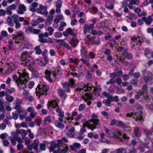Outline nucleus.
<instances>
[{
  "label": "nucleus",
  "instance_id": "nucleus-40",
  "mask_svg": "<svg viewBox=\"0 0 153 153\" xmlns=\"http://www.w3.org/2000/svg\"><path fill=\"white\" fill-rule=\"evenodd\" d=\"M33 148L35 151L37 152H39V150L38 148V144L36 143H32Z\"/></svg>",
  "mask_w": 153,
  "mask_h": 153
},
{
  "label": "nucleus",
  "instance_id": "nucleus-2",
  "mask_svg": "<svg viewBox=\"0 0 153 153\" xmlns=\"http://www.w3.org/2000/svg\"><path fill=\"white\" fill-rule=\"evenodd\" d=\"M30 54L27 51L23 52L21 54V60L23 64L29 67H32L34 64V61Z\"/></svg>",
  "mask_w": 153,
  "mask_h": 153
},
{
  "label": "nucleus",
  "instance_id": "nucleus-22",
  "mask_svg": "<svg viewBox=\"0 0 153 153\" xmlns=\"http://www.w3.org/2000/svg\"><path fill=\"white\" fill-rule=\"evenodd\" d=\"M38 3L36 2H34L30 5V10L32 12H35L36 11V10L35 8L38 6Z\"/></svg>",
  "mask_w": 153,
  "mask_h": 153
},
{
  "label": "nucleus",
  "instance_id": "nucleus-49",
  "mask_svg": "<svg viewBox=\"0 0 153 153\" xmlns=\"http://www.w3.org/2000/svg\"><path fill=\"white\" fill-rule=\"evenodd\" d=\"M14 22L15 23V27L16 29H18L21 27V24L19 22V21L16 20Z\"/></svg>",
  "mask_w": 153,
  "mask_h": 153
},
{
  "label": "nucleus",
  "instance_id": "nucleus-19",
  "mask_svg": "<svg viewBox=\"0 0 153 153\" xmlns=\"http://www.w3.org/2000/svg\"><path fill=\"white\" fill-rule=\"evenodd\" d=\"M30 45L29 44L25 42H23L20 46V48L22 49H28L30 48Z\"/></svg>",
  "mask_w": 153,
  "mask_h": 153
},
{
  "label": "nucleus",
  "instance_id": "nucleus-29",
  "mask_svg": "<svg viewBox=\"0 0 153 153\" xmlns=\"http://www.w3.org/2000/svg\"><path fill=\"white\" fill-rule=\"evenodd\" d=\"M122 54L124 58H126L128 59H131L132 58V55L131 53H128L127 52L125 51Z\"/></svg>",
  "mask_w": 153,
  "mask_h": 153
},
{
  "label": "nucleus",
  "instance_id": "nucleus-20",
  "mask_svg": "<svg viewBox=\"0 0 153 153\" xmlns=\"http://www.w3.org/2000/svg\"><path fill=\"white\" fill-rule=\"evenodd\" d=\"M66 30L69 34L72 36L74 37L76 36V30H72L71 28H68Z\"/></svg>",
  "mask_w": 153,
  "mask_h": 153
},
{
  "label": "nucleus",
  "instance_id": "nucleus-48",
  "mask_svg": "<svg viewBox=\"0 0 153 153\" xmlns=\"http://www.w3.org/2000/svg\"><path fill=\"white\" fill-rule=\"evenodd\" d=\"M18 112V111H16L15 112L13 113V118L14 120H17L18 119L19 117L18 114L17 113Z\"/></svg>",
  "mask_w": 153,
  "mask_h": 153
},
{
  "label": "nucleus",
  "instance_id": "nucleus-26",
  "mask_svg": "<svg viewBox=\"0 0 153 153\" xmlns=\"http://www.w3.org/2000/svg\"><path fill=\"white\" fill-rule=\"evenodd\" d=\"M111 132L113 136L115 137H119L121 136V133L119 131L117 130H111Z\"/></svg>",
  "mask_w": 153,
  "mask_h": 153
},
{
  "label": "nucleus",
  "instance_id": "nucleus-43",
  "mask_svg": "<svg viewBox=\"0 0 153 153\" xmlns=\"http://www.w3.org/2000/svg\"><path fill=\"white\" fill-rule=\"evenodd\" d=\"M47 30L49 32V34L50 35H51L53 34L54 31V29L51 27H48Z\"/></svg>",
  "mask_w": 153,
  "mask_h": 153
},
{
  "label": "nucleus",
  "instance_id": "nucleus-46",
  "mask_svg": "<svg viewBox=\"0 0 153 153\" xmlns=\"http://www.w3.org/2000/svg\"><path fill=\"white\" fill-rule=\"evenodd\" d=\"M144 92V91L140 92V93L137 92V94L135 96V98L137 100L139 99L140 98L141 95H143V93Z\"/></svg>",
  "mask_w": 153,
  "mask_h": 153
},
{
  "label": "nucleus",
  "instance_id": "nucleus-13",
  "mask_svg": "<svg viewBox=\"0 0 153 153\" xmlns=\"http://www.w3.org/2000/svg\"><path fill=\"white\" fill-rule=\"evenodd\" d=\"M62 4V1L60 0H58L56 1L55 6L56 9V11L57 13H61V8Z\"/></svg>",
  "mask_w": 153,
  "mask_h": 153
},
{
  "label": "nucleus",
  "instance_id": "nucleus-37",
  "mask_svg": "<svg viewBox=\"0 0 153 153\" xmlns=\"http://www.w3.org/2000/svg\"><path fill=\"white\" fill-rule=\"evenodd\" d=\"M56 111L57 113H58V115L59 116H64V113L63 111H62L60 108H57L56 109Z\"/></svg>",
  "mask_w": 153,
  "mask_h": 153
},
{
  "label": "nucleus",
  "instance_id": "nucleus-34",
  "mask_svg": "<svg viewBox=\"0 0 153 153\" xmlns=\"http://www.w3.org/2000/svg\"><path fill=\"white\" fill-rule=\"evenodd\" d=\"M29 92L28 91H26L24 89L23 91V95L24 96V98L27 99L28 98V97L29 95Z\"/></svg>",
  "mask_w": 153,
  "mask_h": 153
},
{
  "label": "nucleus",
  "instance_id": "nucleus-10",
  "mask_svg": "<svg viewBox=\"0 0 153 153\" xmlns=\"http://www.w3.org/2000/svg\"><path fill=\"white\" fill-rule=\"evenodd\" d=\"M36 13L42 15H46L48 13L46 7L40 4L39 7L37 9Z\"/></svg>",
  "mask_w": 153,
  "mask_h": 153
},
{
  "label": "nucleus",
  "instance_id": "nucleus-50",
  "mask_svg": "<svg viewBox=\"0 0 153 153\" xmlns=\"http://www.w3.org/2000/svg\"><path fill=\"white\" fill-rule=\"evenodd\" d=\"M62 33L59 32L55 33L54 34V36L56 38H60L62 37Z\"/></svg>",
  "mask_w": 153,
  "mask_h": 153
},
{
  "label": "nucleus",
  "instance_id": "nucleus-56",
  "mask_svg": "<svg viewBox=\"0 0 153 153\" xmlns=\"http://www.w3.org/2000/svg\"><path fill=\"white\" fill-rule=\"evenodd\" d=\"M16 141L15 136H13V138L10 139V141L13 145H15L16 144Z\"/></svg>",
  "mask_w": 153,
  "mask_h": 153
},
{
  "label": "nucleus",
  "instance_id": "nucleus-59",
  "mask_svg": "<svg viewBox=\"0 0 153 153\" xmlns=\"http://www.w3.org/2000/svg\"><path fill=\"white\" fill-rule=\"evenodd\" d=\"M6 127V124L4 123H1L0 125V129L1 130H4Z\"/></svg>",
  "mask_w": 153,
  "mask_h": 153
},
{
  "label": "nucleus",
  "instance_id": "nucleus-27",
  "mask_svg": "<svg viewBox=\"0 0 153 153\" xmlns=\"http://www.w3.org/2000/svg\"><path fill=\"white\" fill-rule=\"evenodd\" d=\"M141 111L140 112H135L134 113V115L136 116V118L135 119V121H137L138 120L141 121L143 119V117H142V115L140 114Z\"/></svg>",
  "mask_w": 153,
  "mask_h": 153
},
{
  "label": "nucleus",
  "instance_id": "nucleus-61",
  "mask_svg": "<svg viewBox=\"0 0 153 153\" xmlns=\"http://www.w3.org/2000/svg\"><path fill=\"white\" fill-rule=\"evenodd\" d=\"M23 145L21 143H19L17 146V149L18 150H20L23 147Z\"/></svg>",
  "mask_w": 153,
  "mask_h": 153
},
{
  "label": "nucleus",
  "instance_id": "nucleus-8",
  "mask_svg": "<svg viewBox=\"0 0 153 153\" xmlns=\"http://www.w3.org/2000/svg\"><path fill=\"white\" fill-rule=\"evenodd\" d=\"M99 121L98 119H96L94 121L91 120H89L88 121H86L87 127L89 129H91L92 130L96 128V126L98 123Z\"/></svg>",
  "mask_w": 153,
  "mask_h": 153
},
{
  "label": "nucleus",
  "instance_id": "nucleus-45",
  "mask_svg": "<svg viewBox=\"0 0 153 153\" xmlns=\"http://www.w3.org/2000/svg\"><path fill=\"white\" fill-rule=\"evenodd\" d=\"M36 62L40 66H42L44 65V62L41 59H37L36 60Z\"/></svg>",
  "mask_w": 153,
  "mask_h": 153
},
{
  "label": "nucleus",
  "instance_id": "nucleus-11",
  "mask_svg": "<svg viewBox=\"0 0 153 153\" xmlns=\"http://www.w3.org/2000/svg\"><path fill=\"white\" fill-rule=\"evenodd\" d=\"M7 68L6 72L8 74L12 73L16 68L15 63L14 62H11L7 64Z\"/></svg>",
  "mask_w": 153,
  "mask_h": 153
},
{
  "label": "nucleus",
  "instance_id": "nucleus-55",
  "mask_svg": "<svg viewBox=\"0 0 153 153\" xmlns=\"http://www.w3.org/2000/svg\"><path fill=\"white\" fill-rule=\"evenodd\" d=\"M90 30V29L89 28L88 26V25H85L84 28V33H86L88 32H89Z\"/></svg>",
  "mask_w": 153,
  "mask_h": 153
},
{
  "label": "nucleus",
  "instance_id": "nucleus-23",
  "mask_svg": "<svg viewBox=\"0 0 153 153\" xmlns=\"http://www.w3.org/2000/svg\"><path fill=\"white\" fill-rule=\"evenodd\" d=\"M58 94L61 96V98L62 99H65L67 97V95L63 91L62 89H59L58 90Z\"/></svg>",
  "mask_w": 153,
  "mask_h": 153
},
{
  "label": "nucleus",
  "instance_id": "nucleus-32",
  "mask_svg": "<svg viewBox=\"0 0 153 153\" xmlns=\"http://www.w3.org/2000/svg\"><path fill=\"white\" fill-rule=\"evenodd\" d=\"M81 55L82 56L84 57L86 56L87 50L84 47H82L80 50Z\"/></svg>",
  "mask_w": 153,
  "mask_h": 153
},
{
  "label": "nucleus",
  "instance_id": "nucleus-57",
  "mask_svg": "<svg viewBox=\"0 0 153 153\" xmlns=\"http://www.w3.org/2000/svg\"><path fill=\"white\" fill-rule=\"evenodd\" d=\"M34 85V82L33 81H30L28 85L29 88H32Z\"/></svg>",
  "mask_w": 153,
  "mask_h": 153
},
{
  "label": "nucleus",
  "instance_id": "nucleus-31",
  "mask_svg": "<svg viewBox=\"0 0 153 153\" xmlns=\"http://www.w3.org/2000/svg\"><path fill=\"white\" fill-rule=\"evenodd\" d=\"M116 126H120L123 128H126V126L122 122L119 121H117L116 122Z\"/></svg>",
  "mask_w": 153,
  "mask_h": 153
},
{
  "label": "nucleus",
  "instance_id": "nucleus-25",
  "mask_svg": "<svg viewBox=\"0 0 153 153\" xmlns=\"http://www.w3.org/2000/svg\"><path fill=\"white\" fill-rule=\"evenodd\" d=\"M84 57L85 58H82L81 59V61L82 63L85 64L88 66H89L90 63L89 62V59L87 56H85Z\"/></svg>",
  "mask_w": 153,
  "mask_h": 153
},
{
  "label": "nucleus",
  "instance_id": "nucleus-14",
  "mask_svg": "<svg viewBox=\"0 0 153 153\" xmlns=\"http://www.w3.org/2000/svg\"><path fill=\"white\" fill-rule=\"evenodd\" d=\"M47 105L48 109L51 108L56 107L58 105L57 101L54 100L48 101Z\"/></svg>",
  "mask_w": 153,
  "mask_h": 153
},
{
  "label": "nucleus",
  "instance_id": "nucleus-38",
  "mask_svg": "<svg viewBox=\"0 0 153 153\" xmlns=\"http://www.w3.org/2000/svg\"><path fill=\"white\" fill-rule=\"evenodd\" d=\"M5 99L9 102H12L14 100L13 97L10 95H7L5 97Z\"/></svg>",
  "mask_w": 153,
  "mask_h": 153
},
{
  "label": "nucleus",
  "instance_id": "nucleus-53",
  "mask_svg": "<svg viewBox=\"0 0 153 153\" xmlns=\"http://www.w3.org/2000/svg\"><path fill=\"white\" fill-rule=\"evenodd\" d=\"M87 126V124L86 123H84L83 124V126L82 127L81 129V133L82 134L85 131H86V130L85 129V126Z\"/></svg>",
  "mask_w": 153,
  "mask_h": 153
},
{
  "label": "nucleus",
  "instance_id": "nucleus-18",
  "mask_svg": "<svg viewBox=\"0 0 153 153\" xmlns=\"http://www.w3.org/2000/svg\"><path fill=\"white\" fill-rule=\"evenodd\" d=\"M26 10V8L23 4H21L19 6V10H18V13L20 14H22Z\"/></svg>",
  "mask_w": 153,
  "mask_h": 153
},
{
  "label": "nucleus",
  "instance_id": "nucleus-58",
  "mask_svg": "<svg viewBox=\"0 0 153 153\" xmlns=\"http://www.w3.org/2000/svg\"><path fill=\"white\" fill-rule=\"evenodd\" d=\"M27 134V131L22 129L20 132V134L23 136L26 135Z\"/></svg>",
  "mask_w": 153,
  "mask_h": 153
},
{
  "label": "nucleus",
  "instance_id": "nucleus-1",
  "mask_svg": "<svg viewBox=\"0 0 153 153\" xmlns=\"http://www.w3.org/2000/svg\"><path fill=\"white\" fill-rule=\"evenodd\" d=\"M19 78L17 81L19 88L22 89L25 87L27 81L29 79L28 74L25 68L19 69L17 71Z\"/></svg>",
  "mask_w": 153,
  "mask_h": 153
},
{
  "label": "nucleus",
  "instance_id": "nucleus-62",
  "mask_svg": "<svg viewBox=\"0 0 153 153\" xmlns=\"http://www.w3.org/2000/svg\"><path fill=\"white\" fill-rule=\"evenodd\" d=\"M85 106L83 104H81L80 105L79 108L78 110L79 111H82L85 108Z\"/></svg>",
  "mask_w": 153,
  "mask_h": 153
},
{
  "label": "nucleus",
  "instance_id": "nucleus-5",
  "mask_svg": "<svg viewBox=\"0 0 153 153\" xmlns=\"http://www.w3.org/2000/svg\"><path fill=\"white\" fill-rule=\"evenodd\" d=\"M103 95L108 99L103 100V103L107 106H110L111 104V102L114 101L113 96L105 91L103 92Z\"/></svg>",
  "mask_w": 153,
  "mask_h": 153
},
{
  "label": "nucleus",
  "instance_id": "nucleus-60",
  "mask_svg": "<svg viewBox=\"0 0 153 153\" xmlns=\"http://www.w3.org/2000/svg\"><path fill=\"white\" fill-rule=\"evenodd\" d=\"M104 130L105 131L106 133L108 135H111V130H110L108 129L107 128L105 127H104Z\"/></svg>",
  "mask_w": 153,
  "mask_h": 153
},
{
  "label": "nucleus",
  "instance_id": "nucleus-16",
  "mask_svg": "<svg viewBox=\"0 0 153 153\" xmlns=\"http://www.w3.org/2000/svg\"><path fill=\"white\" fill-rule=\"evenodd\" d=\"M50 144H51V146L49 147V149L50 152H51L53 151L54 148H57L59 147V145L56 143L54 141H52L51 142Z\"/></svg>",
  "mask_w": 153,
  "mask_h": 153
},
{
  "label": "nucleus",
  "instance_id": "nucleus-3",
  "mask_svg": "<svg viewBox=\"0 0 153 153\" xmlns=\"http://www.w3.org/2000/svg\"><path fill=\"white\" fill-rule=\"evenodd\" d=\"M86 89H85L83 91H82V93L81 96H80L81 95V94L79 95L78 94V97H82V98L83 100H85V102H86L88 100H91L92 99V97L91 93H85V92L87 90L91 91L92 92H93V91H95L97 90L96 88L95 87H94V89L92 90V87L90 86L88 84L86 85Z\"/></svg>",
  "mask_w": 153,
  "mask_h": 153
},
{
  "label": "nucleus",
  "instance_id": "nucleus-51",
  "mask_svg": "<svg viewBox=\"0 0 153 153\" xmlns=\"http://www.w3.org/2000/svg\"><path fill=\"white\" fill-rule=\"evenodd\" d=\"M37 112L36 111H34L32 112H30L29 114L30 116L32 118H33L36 115Z\"/></svg>",
  "mask_w": 153,
  "mask_h": 153
},
{
  "label": "nucleus",
  "instance_id": "nucleus-33",
  "mask_svg": "<svg viewBox=\"0 0 153 153\" xmlns=\"http://www.w3.org/2000/svg\"><path fill=\"white\" fill-rule=\"evenodd\" d=\"M18 112L19 114H22L26 116L27 114V112L23 109H20L18 110Z\"/></svg>",
  "mask_w": 153,
  "mask_h": 153
},
{
  "label": "nucleus",
  "instance_id": "nucleus-15",
  "mask_svg": "<svg viewBox=\"0 0 153 153\" xmlns=\"http://www.w3.org/2000/svg\"><path fill=\"white\" fill-rule=\"evenodd\" d=\"M65 145V144H63L62 146L63 147V145ZM68 148L67 146H65L64 148L61 149L59 148L57 149V152L55 151H54L53 153H66L67 152L68 150Z\"/></svg>",
  "mask_w": 153,
  "mask_h": 153
},
{
  "label": "nucleus",
  "instance_id": "nucleus-52",
  "mask_svg": "<svg viewBox=\"0 0 153 153\" xmlns=\"http://www.w3.org/2000/svg\"><path fill=\"white\" fill-rule=\"evenodd\" d=\"M56 41L59 45H61L63 44L64 40L62 39H56Z\"/></svg>",
  "mask_w": 153,
  "mask_h": 153
},
{
  "label": "nucleus",
  "instance_id": "nucleus-24",
  "mask_svg": "<svg viewBox=\"0 0 153 153\" xmlns=\"http://www.w3.org/2000/svg\"><path fill=\"white\" fill-rule=\"evenodd\" d=\"M39 41L41 43H47L48 42L47 39L45 38H43V34H40L39 35Z\"/></svg>",
  "mask_w": 153,
  "mask_h": 153
},
{
  "label": "nucleus",
  "instance_id": "nucleus-12",
  "mask_svg": "<svg viewBox=\"0 0 153 153\" xmlns=\"http://www.w3.org/2000/svg\"><path fill=\"white\" fill-rule=\"evenodd\" d=\"M142 19V20L145 21L146 24L149 25L153 21V13L151 15L149 16L147 18L144 17H143Z\"/></svg>",
  "mask_w": 153,
  "mask_h": 153
},
{
  "label": "nucleus",
  "instance_id": "nucleus-30",
  "mask_svg": "<svg viewBox=\"0 0 153 153\" xmlns=\"http://www.w3.org/2000/svg\"><path fill=\"white\" fill-rule=\"evenodd\" d=\"M134 133L135 136L137 137H140L141 135V133L139 130V129L137 128H136L134 130Z\"/></svg>",
  "mask_w": 153,
  "mask_h": 153
},
{
  "label": "nucleus",
  "instance_id": "nucleus-4",
  "mask_svg": "<svg viewBox=\"0 0 153 153\" xmlns=\"http://www.w3.org/2000/svg\"><path fill=\"white\" fill-rule=\"evenodd\" d=\"M49 87L45 84H39L36 89V93L38 98H39L40 96L43 95L48 90Z\"/></svg>",
  "mask_w": 153,
  "mask_h": 153
},
{
  "label": "nucleus",
  "instance_id": "nucleus-54",
  "mask_svg": "<svg viewBox=\"0 0 153 153\" xmlns=\"http://www.w3.org/2000/svg\"><path fill=\"white\" fill-rule=\"evenodd\" d=\"M3 144L4 146L7 147L10 144V142L7 140H4L3 141Z\"/></svg>",
  "mask_w": 153,
  "mask_h": 153
},
{
  "label": "nucleus",
  "instance_id": "nucleus-6",
  "mask_svg": "<svg viewBox=\"0 0 153 153\" xmlns=\"http://www.w3.org/2000/svg\"><path fill=\"white\" fill-rule=\"evenodd\" d=\"M24 38V34L22 31L17 32L16 35H13L12 36V38L15 40L16 44L19 43L21 41L23 40Z\"/></svg>",
  "mask_w": 153,
  "mask_h": 153
},
{
  "label": "nucleus",
  "instance_id": "nucleus-21",
  "mask_svg": "<svg viewBox=\"0 0 153 153\" xmlns=\"http://www.w3.org/2000/svg\"><path fill=\"white\" fill-rule=\"evenodd\" d=\"M53 18V16L50 15L48 16V18L45 21V25L46 26H50L52 23Z\"/></svg>",
  "mask_w": 153,
  "mask_h": 153
},
{
  "label": "nucleus",
  "instance_id": "nucleus-42",
  "mask_svg": "<svg viewBox=\"0 0 153 153\" xmlns=\"http://www.w3.org/2000/svg\"><path fill=\"white\" fill-rule=\"evenodd\" d=\"M70 44L74 47H76V40L74 38L72 39L70 41Z\"/></svg>",
  "mask_w": 153,
  "mask_h": 153
},
{
  "label": "nucleus",
  "instance_id": "nucleus-9",
  "mask_svg": "<svg viewBox=\"0 0 153 153\" xmlns=\"http://www.w3.org/2000/svg\"><path fill=\"white\" fill-rule=\"evenodd\" d=\"M76 115V112L75 111L73 112L72 113V115H71V117H70V114L69 112H67L66 114V115L67 117V118H65V119L68 121V122L69 123H74V124L75 125H76V122H74V118L73 117L74 116H75Z\"/></svg>",
  "mask_w": 153,
  "mask_h": 153
},
{
  "label": "nucleus",
  "instance_id": "nucleus-7",
  "mask_svg": "<svg viewBox=\"0 0 153 153\" xmlns=\"http://www.w3.org/2000/svg\"><path fill=\"white\" fill-rule=\"evenodd\" d=\"M75 85L74 81L73 79H71L69 82H65L63 84V88L65 91L69 93L70 92L69 87L70 86L73 87Z\"/></svg>",
  "mask_w": 153,
  "mask_h": 153
},
{
  "label": "nucleus",
  "instance_id": "nucleus-39",
  "mask_svg": "<svg viewBox=\"0 0 153 153\" xmlns=\"http://www.w3.org/2000/svg\"><path fill=\"white\" fill-rule=\"evenodd\" d=\"M35 50L36 51V53L37 54L39 55L41 53L42 51L40 49V46H37L35 48Z\"/></svg>",
  "mask_w": 153,
  "mask_h": 153
},
{
  "label": "nucleus",
  "instance_id": "nucleus-41",
  "mask_svg": "<svg viewBox=\"0 0 153 153\" xmlns=\"http://www.w3.org/2000/svg\"><path fill=\"white\" fill-rule=\"evenodd\" d=\"M139 3V1L138 0H131L129 3V6L132 4L137 5Z\"/></svg>",
  "mask_w": 153,
  "mask_h": 153
},
{
  "label": "nucleus",
  "instance_id": "nucleus-47",
  "mask_svg": "<svg viewBox=\"0 0 153 153\" xmlns=\"http://www.w3.org/2000/svg\"><path fill=\"white\" fill-rule=\"evenodd\" d=\"M44 121L45 123L48 122L51 123V117L50 116L46 117L44 120Z\"/></svg>",
  "mask_w": 153,
  "mask_h": 153
},
{
  "label": "nucleus",
  "instance_id": "nucleus-44",
  "mask_svg": "<svg viewBox=\"0 0 153 153\" xmlns=\"http://www.w3.org/2000/svg\"><path fill=\"white\" fill-rule=\"evenodd\" d=\"M39 151H44L46 149V147L45 144L44 143H41L39 145Z\"/></svg>",
  "mask_w": 153,
  "mask_h": 153
},
{
  "label": "nucleus",
  "instance_id": "nucleus-64",
  "mask_svg": "<svg viewBox=\"0 0 153 153\" xmlns=\"http://www.w3.org/2000/svg\"><path fill=\"white\" fill-rule=\"evenodd\" d=\"M115 81L118 85H120L122 83V80L120 78H117L115 79Z\"/></svg>",
  "mask_w": 153,
  "mask_h": 153
},
{
  "label": "nucleus",
  "instance_id": "nucleus-17",
  "mask_svg": "<svg viewBox=\"0 0 153 153\" xmlns=\"http://www.w3.org/2000/svg\"><path fill=\"white\" fill-rule=\"evenodd\" d=\"M74 128L73 127L71 128L69 131L67 133V136L71 138H76V135L74 134Z\"/></svg>",
  "mask_w": 153,
  "mask_h": 153
},
{
  "label": "nucleus",
  "instance_id": "nucleus-28",
  "mask_svg": "<svg viewBox=\"0 0 153 153\" xmlns=\"http://www.w3.org/2000/svg\"><path fill=\"white\" fill-rule=\"evenodd\" d=\"M62 123L59 122L58 121L56 120L54 122V124L57 127L61 129H63L64 128L65 126Z\"/></svg>",
  "mask_w": 153,
  "mask_h": 153
},
{
  "label": "nucleus",
  "instance_id": "nucleus-63",
  "mask_svg": "<svg viewBox=\"0 0 153 153\" xmlns=\"http://www.w3.org/2000/svg\"><path fill=\"white\" fill-rule=\"evenodd\" d=\"M38 22L34 20H32L31 22V24L33 26H36L38 25Z\"/></svg>",
  "mask_w": 153,
  "mask_h": 153
},
{
  "label": "nucleus",
  "instance_id": "nucleus-36",
  "mask_svg": "<svg viewBox=\"0 0 153 153\" xmlns=\"http://www.w3.org/2000/svg\"><path fill=\"white\" fill-rule=\"evenodd\" d=\"M7 22L8 24L11 27H13L14 26V22L12 19L10 17H8L7 19Z\"/></svg>",
  "mask_w": 153,
  "mask_h": 153
},
{
  "label": "nucleus",
  "instance_id": "nucleus-35",
  "mask_svg": "<svg viewBox=\"0 0 153 153\" xmlns=\"http://www.w3.org/2000/svg\"><path fill=\"white\" fill-rule=\"evenodd\" d=\"M78 72H79L80 74H82L84 72H85L86 71V69L84 66L81 65L79 66V68Z\"/></svg>",
  "mask_w": 153,
  "mask_h": 153
}]
</instances>
